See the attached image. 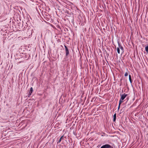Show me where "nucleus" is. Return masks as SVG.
<instances>
[{
	"mask_svg": "<svg viewBox=\"0 0 148 148\" xmlns=\"http://www.w3.org/2000/svg\"><path fill=\"white\" fill-rule=\"evenodd\" d=\"M119 47L117 48V51L119 54L120 53V49L121 50L122 53H123L124 52V49L123 47L119 43H118Z\"/></svg>",
	"mask_w": 148,
	"mask_h": 148,
	"instance_id": "1",
	"label": "nucleus"
},
{
	"mask_svg": "<svg viewBox=\"0 0 148 148\" xmlns=\"http://www.w3.org/2000/svg\"><path fill=\"white\" fill-rule=\"evenodd\" d=\"M120 95L121 96V98L119 101V102H120V104L122 103L123 102V100L127 96V95L125 93H124V94L122 95L121 94Z\"/></svg>",
	"mask_w": 148,
	"mask_h": 148,
	"instance_id": "2",
	"label": "nucleus"
},
{
	"mask_svg": "<svg viewBox=\"0 0 148 148\" xmlns=\"http://www.w3.org/2000/svg\"><path fill=\"white\" fill-rule=\"evenodd\" d=\"M112 147L109 144H106L102 146L101 148H111Z\"/></svg>",
	"mask_w": 148,
	"mask_h": 148,
	"instance_id": "3",
	"label": "nucleus"
},
{
	"mask_svg": "<svg viewBox=\"0 0 148 148\" xmlns=\"http://www.w3.org/2000/svg\"><path fill=\"white\" fill-rule=\"evenodd\" d=\"M64 47L65 49L66 52V56H67L69 54V49L67 48V47L65 45H64Z\"/></svg>",
	"mask_w": 148,
	"mask_h": 148,
	"instance_id": "4",
	"label": "nucleus"
},
{
	"mask_svg": "<svg viewBox=\"0 0 148 148\" xmlns=\"http://www.w3.org/2000/svg\"><path fill=\"white\" fill-rule=\"evenodd\" d=\"M33 90L32 88L31 87L30 88V90L29 91V94H28L29 96L31 95V94L32 93V92L33 91Z\"/></svg>",
	"mask_w": 148,
	"mask_h": 148,
	"instance_id": "5",
	"label": "nucleus"
},
{
	"mask_svg": "<svg viewBox=\"0 0 148 148\" xmlns=\"http://www.w3.org/2000/svg\"><path fill=\"white\" fill-rule=\"evenodd\" d=\"M116 114H115L113 116V121L114 122H115L116 120Z\"/></svg>",
	"mask_w": 148,
	"mask_h": 148,
	"instance_id": "6",
	"label": "nucleus"
},
{
	"mask_svg": "<svg viewBox=\"0 0 148 148\" xmlns=\"http://www.w3.org/2000/svg\"><path fill=\"white\" fill-rule=\"evenodd\" d=\"M129 79L130 81V82L131 83H132V79H131V75H129Z\"/></svg>",
	"mask_w": 148,
	"mask_h": 148,
	"instance_id": "7",
	"label": "nucleus"
},
{
	"mask_svg": "<svg viewBox=\"0 0 148 148\" xmlns=\"http://www.w3.org/2000/svg\"><path fill=\"white\" fill-rule=\"evenodd\" d=\"M145 50L146 51L148 52V45L145 47Z\"/></svg>",
	"mask_w": 148,
	"mask_h": 148,
	"instance_id": "8",
	"label": "nucleus"
},
{
	"mask_svg": "<svg viewBox=\"0 0 148 148\" xmlns=\"http://www.w3.org/2000/svg\"><path fill=\"white\" fill-rule=\"evenodd\" d=\"M63 136H62L60 138V140H59V141L58 142V143H60L61 141V139H62V138H63Z\"/></svg>",
	"mask_w": 148,
	"mask_h": 148,
	"instance_id": "9",
	"label": "nucleus"
},
{
	"mask_svg": "<svg viewBox=\"0 0 148 148\" xmlns=\"http://www.w3.org/2000/svg\"><path fill=\"white\" fill-rule=\"evenodd\" d=\"M128 75V73L127 72H126L125 73V77L127 76Z\"/></svg>",
	"mask_w": 148,
	"mask_h": 148,
	"instance_id": "10",
	"label": "nucleus"
},
{
	"mask_svg": "<svg viewBox=\"0 0 148 148\" xmlns=\"http://www.w3.org/2000/svg\"><path fill=\"white\" fill-rule=\"evenodd\" d=\"M121 103H120V102H119V106H118V109L119 110V108H120V105H121Z\"/></svg>",
	"mask_w": 148,
	"mask_h": 148,
	"instance_id": "11",
	"label": "nucleus"
},
{
	"mask_svg": "<svg viewBox=\"0 0 148 148\" xmlns=\"http://www.w3.org/2000/svg\"><path fill=\"white\" fill-rule=\"evenodd\" d=\"M111 148H113V147H112Z\"/></svg>",
	"mask_w": 148,
	"mask_h": 148,
	"instance_id": "12",
	"label": "nucleus"
}]
</instances>
